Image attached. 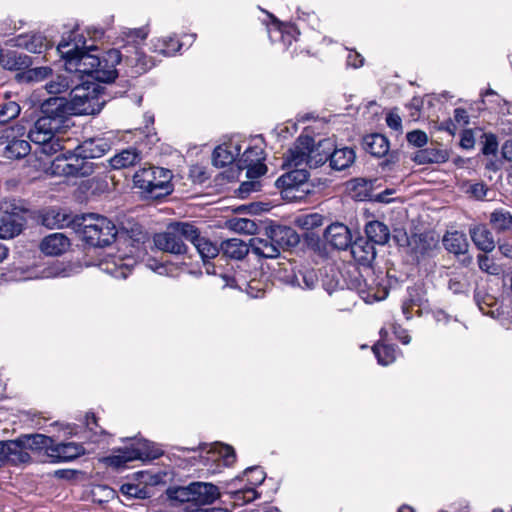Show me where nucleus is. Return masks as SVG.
Listing matches in <instances>:
<instances>
[{"instance_id":"nucleus-34","label":"nucleus","mask_w":512,"mask_h":512,"mask_svg":"<svg viewBox=\"0 0 512 512\" xmlns=\"http://www.w3.org/2000/svg\"><path fill=\"white\" fill-rule=\"evenodd\" d=\"M351 253L354 259L362 264H368L376 257L374 244L363 239H359L351 245Z\"/></svg>"},{"instance_id":"nucleus-29","label":"nucleus","mask_w":512,"mask_h":512,"mask_svg":"<svg viewBox=\"0 0 512 512\" xmlns=\"http://www.w3.org/2000/svg\"><path fill=\"white\" fill-rule=\"evenodd\" d=\"M437 244V240L428 234L413 235L409 240V246L417 257L430 256Z\"/></svg>"},{"instance_id":"nucleus-47","label":"nucleus","mask_w":512,"mask_h":512,"mask_svg":"<svg viewBox=\"0 0 512 512\" xmlns=\"http://www.w3.org/2000/svg\"><path fill=\"white\" fill-rule=\"evenodd\" d=\"M490 223L497 231H507L512 228V215L509 211L501 208L494 210L490 215Z\"/></svg>"},{"instance_id":"nucleus-30","label":"nucleus","mask_w":512,"mask_h":512,"mask_svg":"<svg viewBox=\"0 0 512 512\" xmlns=\"http://www.w3.org/2000/svg\"><path fill=\"white\" fill-rule=\"evenodd\" d=\"M190 242L194 245L203 262L215 258L219 254L218 246L209 239L200 235L199 229L195 226V235L190 238Z\"/></svg>"},{"instance_id":"nucleus-51","label":"nucleus","mask_w":512,"mask_h":512,"mask_svg":"<svg viewBox=\"0 0 512 512\" xmlns=\"http://www.w3.org/2000/svg\"><path fill=\"white\" fill-rule=\"evenodd\" d=\"M167 495L170 500L178 501L181 503L195 501L194 490L192 489V483L187 487L170 488L167 491Z\"/></svg>"},{"instance_id":"nucleus-4","label":"nucleus","mask_w":512,"mask_h":512,"mask_svg":"<svg viewBox=\"0 0 512 512\" xmlns=\"http://www.w3.org/2000/svg\"><path fill=\"white\" fill-rule=\"evenodd\" d=\"M172 177L170 170L150 166L138 170L133 176V183L145 197L157 199L172 192Z\"/></svg>"},{"instance_id":"nucleus-60","label":"nucleus","mask_w":512,"mask_h":512,"mask_svg":"<svg viewBox=\"0 0 512 512\" xmlns=\"http://www.w3.org/2000/svg\"><path fill=\"white\" fill-rule=\"evenodd\" d=\"M406 138H407V141L415 147H422L428 141L427 134L421 130H414V131L409 132L407 134Z\"/></svg>"},{"instance_id":"nucleus-27","label":"nucleus","mask_w":512,"mask_h":512,"mask_svg":"<svg viewBox=\"0 0 512 512\" xmlns=\"http://www.w3.org/2000/svg\"><path fill=\"white\" fill-rule=\"evenodd\" d=\"M69 246L70 241L64 234L53 233L42 240L40 249L46 255L57 256L67 251Z\"/></svg>"},{"instance_id":"nucleus-62","label":"nucleus","mask_w":512,"mask_h":512,"mask_svg":"<svg viewBox=\"0 0 512 512\" xmlns=\"http://www.w3.org/2000/svg\"><path fill=\"white\" fill-rule=\"evenodd\" d=\"M121 492L124 495L133 497V498H144L145 497L144 489L141 488L137 484L125 483L121 486Z\"/></svg>"},{"instance_id":"nucleus-44","label":"nucleus","mask_w":512,"mask_h":512,"mask_svg":"<svg viewBox=\"0 0 512 512\" xmlns=\"http://www.w3.org/2000/svg\"><path fill=\"white\" fill-rule=\"evenodd\" d=\"M221 250L229 258L242 259L249 252V243L246 244L240 239L232 238L222 242Z\"/></svg>"},{"instance_id":"nucleus-21","label":"nucleus","mask_w":512,"mask_h":512,"mask_svg":"<svg viewBox=\"0 0 512 512\" xmlns=\"http://www.w3.org/2000/svg\"><path fill=\"white\" fill-rule=\"evenodd\" d=\"M111 148L110 142L101 137L90 138L83 141L75 149L78 157H81L84 161L89 159L100 158L105 155Z\"/></svg>"},{"instance_id":"nucleus-11","label":"nucleus","mask_w":512,"mask_h":512,"mask_svg":"<svg viewBox=\"0 0 512 512\" xmlns=\"http://www.w3.org/2000/svg\"><path fill=\"white\" fill-rule=\"evenodd\" d=\"M52 176L85 177L93 172V163L78 157L76 151L57 156L48 168Z\"/></svg>"},{"instance_id":"nucleus-20","label":"nucleus","mask_w":512,"mask_h":512,"mask_svg":"<svg viewBox=\"0 0 512 512\" xmlns=\"http://www.w3.org/2000/svg\"><path fill=\"white\" fill-rule=\"evenodd\" d=\"M85 453L82 444L75 442L54 443L48 448V457L54 463L69 462Z\"/></svg>"},{"instance_id":"nucleus-38","label":"nucleus","mask_w":512,"mask_h":512,"mask_svg":"<svg viewBox=\"0 0 512 512\" xmlns=\"http://www.w3.org/2000/svg\"><path fill=\"white\" fill-rule=\"evenodd\" d=\"M367 240L373 244L384 245L390 238L389 228L380 221H371L365 227Z\"/></svg>"},{"instance_id":"nucleus-1","label":"nucleus","mask_w":512,"mask_h":512,"mask_svg":"<svg viewBox=\"0 0 512 512\" xmlns=\"http://www.w3.org/2000/svg\"><path fill=\"white\" fill-rule=\"evenodd\" d=\"M93 45H88L84 34L77 28L62 37L57 51L65 59V67L69 72L91 75L94 79L111 82L117 72L115 66L107 61V53L103 60L91 54Z\"/></svg>"},{"instance_id":"nucleus-6","label":"nucleus","mask_w":512,"mask_h":512,"mask_svg":"<svg viewBox=\"0 0 512 512\" xmlns=\"http://www.w3.org/2000/svg\"><path fill=\"white\" fill-rule=\"evenodd\" d=\"M63 130L47 117H39L28 132L29 140L40 147V152L51 156L63 149V140L58 136Z\"/></svg>"},{"instance_id":"nucleus-17","label":"nucleus","mask_w":512,"mask_h":512,"mask_svg":"<svg viewBox=\"0 0 512 512\" xmlns=\"http://www.w3.org/2000/svg\"><path fill=\"white\" fill-rule=\"evenodd\" d=\"M243 149V140L240 137H233L229 141L217 146L213 151L212 161L216 167H225L237 160Z\"/></svg>"},{"instance_id":"nucleus-8","label":"nucleus","mask_w":512,"mask_h":512,"mask_svg":"<svg viewBox=\"0 0 512 512\" xmlns=\"http://www.w3.org/2000/svg\"><path fill=\"white\" fill-rule=\"evenodd\" d=\"M309 172L305 168L290 169L280 176L275 184L281 195L288 201H301L310 193Z\"/></svg>"},{"instance_id":"nucleus-33","label":"nucleus","mask_w":512,"mask_h":512,"mask_svg":"<svg viewBox=\"0 0 512 512\" xmlns=\"http://www.w3.org/2000/svg\"><path fill=\"white\" fill-rule=\"evenodd\" d=\"M363 147L366 152L376 157H383L389 151V142L381 134H371L363 138Z\"/></svg>"},{"instance_id":"nucleus-28","label":"nucleus","mask_w":512,"mask_h":512,"mask_svg":"<svg viewBox=\"0 0 512 512\" xmlns=\"http://www.w3.org/2000/svg\"><path fill=\"white\" fill-rule=\"evenodd\" d=\"M355 151L350 147L335 148L330 151L329 164L333 170L342 171L349 168L355 161Z\"/></svg>"},{"instance_id":"nucleus-9","label":"nucleus","mask_w":512,"mask_h":512,"mask_svg":"<svg viewBox=\"0 0 512 512\" xmlns=\"http://www.w3.org/2000/svg\"><path fill=\"white\" fill-rule=\"evenodd\" d=\"M243 153L237 160L239 170H246L248 179H258L267 171L266 165L263 163L264 150L260 139L246 141L243 140Z\"/></svg>"},{"instance_id":"nucleus-13","label":"nucleus","mask_w":512,"mask_h":512,"mask_svg":"<svg viewBox=\"0 0 512 512\" xmlns=\"http://www.w3.org/2000/svg\"><path fill=\"white\" fill-rule=\"evenodd\" d=\"M158 456V450H152L148 441L138 440L131 447L118 449L113 455L106 457L105 462L108 466L121 468L134 460L156 458Z\"/></svg>"},{"instance_id":"nucleus-58","label":"nucleus","mask_w":512,"mask_h":512,"mask_svg":"<svg viewBox=\"0 0 512 512\" xmlns=\"http://www.w3.org/2000/svg\"><path fill=\"white\" fill-rule=\"evenodd\" d=\"M52 74L49 67H36L29 69L25 72V78L31 82H38L46 79Z\"/></svg>"},{"instance_id":"nucleus-42","label":"nucleus","mask_w":512,"mask_h":512,"mask_svg":"<svg viewBox=\"0 0 512 512\" xmlns=\"http://www.w3.org/2000/svg\"><path fill=\"white\" fill-rule=\"evenodd\" d=\"M23 439V445L26 447L27 452L38 451L45 449L46 455L48 456V448L53 445V438L46 436L44 434H23L21 435Z\"/></svg>"},{"instance_id":"nucleus-64","label":"nucleus","mask_w":512,"mask_h":512,"mask_svg":"<svg viewBox=\"0 0 512 512\" xmlns=\"http://www.w3.org/2000/svg\"><path fill=\"white\" fill-rule=\"evenodd\" d=\"M260 189V183L256 179H250L249 181L243 182L239 187V194L242 198L248 196L251 192L258 191Z\"/></svg>"},{"instance_id":"nucleus-54","label":"nucleus","mask_w":512,"mask_h":512,"mask_svg":"<svg viewBox=\"0 0 512 512\" xmlns=\"http://www.w3.org/2000/svg\"><path fill=\"white\" fill-rule=\"evenodd\" d=\"M20 105L15 101H8L0 105V124L16 118L20 114Z\"/></svg>"},{"instance_id":"nucleus-63","label":"nucleus","mask_w":512,"mask_h":512,"mask_svg":"<svg viewBox=\"0 0 512 512\" xmlns=\"http://www.w3.org/2000/svg\"><path fill=\"white\" fill-rule=\"evenodd\" d=\"M485 141L482 148L484 155H495L498 150V141L494 134H485Z\"/></svg>"},{"instance_id":"nucleus-59","label":"nucleus","mask_w":512,"mask_h":512,"mask_svg":"<svg viewBox=\"0 0 512 512\" xmlns=\"http://www.w3.org/2000/svg\"><path fill=\"white\" fill-rule=\"evenodd\" d=\"M478 266L481 271L488 273L490 275H497L499 274V267L494 263L492 259H490L485 254L478 255Z\"/></svg>"},{"instance_id":"nucleus-37","label":"nucleus","mask_w":512,"mask_h":512,"mask_svg":"<svg viewBox=\"0 0 512 512\" xmlns=\"http://www.w3.org/2000/svg\"><path fill=\"white\" fill-rule=\"evenodd\" d=\"M192 489L194 490L195 501L203 504L212 503L220 495L218 487L212 483L194 482L192 483Z\"/></svg>"},{"instance_id":"nucleus-50","label":"nucleus","mask_w":512,"mask_h":512,"mask_svg":"<svg viewBox=\"0 0 512 512\" xmlns=\"http://www.w3.org/2000/svg\"><path fill=\"white\" fill-rule=\"evenodd\" d=\"M358 293L360 297L366 303H373L374 301H380L387 297L388 291L385 287L377 288V287H368L362 288L361 286L358 288Z\"/></svg>"},{"instance_id":"nucleus-55","label":"nucleus","mask_w":512,"mask_h":512,"mask_svg":"<svg viewBox=\"0 0 512 512\" xmlns=\"http://www.w3.org/2000/svg\"><path fill=\"white\" fill-rule=\"evenodd\" d=\"M70 88V81L66 75H57L45 85L49 94H60Z\"/></svg>"},{"instance_id":"nucleus-57","label":"nucleus","mask_w":512,"mask_h":512,"mask_svg":"<svg viewBox=\"0 0 512 512\" xmlns=\"http://www.w3.org/2000/svg\"><path fill=\"white\" fill-rule=\"evenodd\" d=\"M488 192L486 184L483 182L469 183L466 185L465 193L476 200H483Z\"/></svg>"},{"instance_id":"nucleus-35","label":"nucleus","mask_w":512,"mask_h":512,"mask_svg":"<svg viewBox=\"0 0 512 512\" xmlns=\"http://www.w3.org/2000/svg\"><path fill=\"white\" fill-rule=\"evenodd\" d=\"M443 245L447 251L453 254H464L468 250L466 235L459 231L447 232L443 237Z\"/></svg>"},{"instance_id":"nucleus-49","label":"nucleus","mask_w":512,"mask_h":512,"mask_svg":"<svg viewBox=\"0 0 512 512\" xmlns=\"http://www.w3.org/2000/svg\"><path fill=\"white\" fill-rule=\"evenodd\" d=\"M295 282L302 289H314L318 284V275L314 269H302L295 274Z\"/></svg>"},{"instance_id":"nucleus-41","label":"nucleus","mask_w":512,"mask_h":512,"mask_svg":"<svg viewBox=\"0 0 512 512\" xmlns=\"http://www.w3.org/2000/svg\"><path fill=\"white\" fill-rule=\"evenodd\" d=\"M17 46L25 48L31 53H42L49 46L48 40L41 34L20 36Z\"/></svg>"},{"instance_id":"nucleus-31","label":"nucleus","mask_w":512,"mask_h":512,"mask_svg":"<svg viewBox=\"0 0 512 512\" xmlns=\"http://www.w3.org/2000/svg\"><path fill=\"white\" fill-rule=\"evenodd\" d=\"M0 64L4 69L18 71L26 69L31 65L29 56L16 51H1Z\"/></svg>"},{"instance_id":"nucleus-48","label":"nucleus","mask_w":512,"mask_h":512,"mask_svg":"<svg viewBox=\"0 0 512 512\" xmlns=\"http://www.w3.org/2000/svg\"><path fill=\"white\" fill-rule=\"evenodd\" d=\"M373 352L378 363L383 366L393 363L396 359V349L392 345L377 343L373 346Z\"/></svg>"},{"instance_id":"nucleus-16","label":"nucleus","mask_w":512,"mask_h":512,"mask_svg":"<svg viewBox=\"0 0 512 512\" xmlns=\"http://www.w3.org/2000/svg\"><path fill=\"white\" fill-rule=\"evenodd\" d=\"M70 107L66 98L50 97L41 104V117H47L51 122H56V126L64 130L68 127V116L74 115Z\"/></svg>"},{"instance_id":"nucleus-46","label":"nucleus","mask_w":512,"mask_h":512,"mask_svg":"<svg viewBox=\"0 0 512 512\" xmlns=\"http://www.w3.org/2000/svg\"><path fill=\"white\" fill-rule=\"evenodd\" d=\"M181 46L182 43L173 37H162L152 41L153 51L163 56H173Z\"/></svg>"},{"instance_id":"nucleus-26","label":"nucleus","mask_w":512,"mask_h":512,"mask_svg":"<svg viewBox=\"0 0 512 512\" xmlns=\"http://www.w3.org/2000/svg\"><path fill=\"white\" fill-rule=\"evenodd\" d=\"M74 221L75 217L59 208L48 209L42 215V224L48 228H64L69 226L74 228Z\"/></svg>"},{"instance_id":"nucleus-39","label":"nucleus","mask_w":512,"mask_h":512,"mask_svg":"<svg viewBox=\"0 0 512 512\" xmlns=\"http://www.w3.org/2000/svg\"><path fill=\"white\" fill-rule=\"evenodd\" d=\"M449 155L445 149L437 147H428L418 151L414 156V161L418 164L444 163Z\"/></svg>"},{"instance_id":"nucleus-14","label":"nucleus","mask_w":512,"mask_h":512,"mask_svg":"<svg viewBox=\"0 0 512 512\" xmlns=\"http://www.w3.org/2000/svg\"><path fill=\"white\" fill-rule=\"evenodd\" d=\"M136 263L135 256L118 251L116 254H107L102 258L99 262V268L115 278L125 279Z\"/></svg>"},{"instance_id":"nucleus-3","label":"nucleus","mask_w":512,"mask_h":512,"mask_svg":"<svg viewBox=\"0 0 512 512\" xmlns=\"http://www.w3.org/2000/svg\"><path fill=\"white\" fill-rule=\"evenodd\" d=\"M74 229L87 244L95 247L111 244L119 233L111 220L94 213L75 216Z\"/></svg>"},{"instance_id":"nucleus-12","label":"nucleus","mask_w":512,"mask_h":512,"mask_svg":"<svg viewBox=\"0 0 512 512\" xmlns=\"http://www.w3.org/2000/svg\"><path fill=\"white\" fill-rule=\"evenodd\" d=\"M200 458L210 473H217L221 466L229 467L236 461V454L232 446L223 443L205 445L200 453Z\"/></svg>"},{"instance_id":"nucleus-23","label":"nucleus","mask_w":512,"mask_h":512,"mask_svg":"<svg viewBox=\"0 0 512 512\" xmlns=\"http://www.w3.org/2000/svg\"><path fill=\"white\" fill-rule=\"evenodd\" d=\"M277 247L270 230L262 237H253L249 240V251L257 257L277 258L279 256Z\"/></svg>"},{"instance_id":"nucleus-53","label":"nucleus","mask_w":512,"mask_h":512,"mask_svg":"<svg viewBox=\"0 0 512 512\" xmlns=\"http://www.w3.org/2000/svg\"><path fill=\"white\" fill-rule=\"evenodd\" d=\"M351 196L358 200H363L368 196V183L363 178L350 180L347 184Z\"/></svg>"},{"instance_id":"nucleus-52","label":"nucleus","mask_w":512,"mask_h":512,"mask_svg":"<svg viewBox=\"0 0 512 512\" xmlns=\"http://www.w3.org/2000/svg\"><path fill=\"white\" fill-rule=\"evenodd\" d=\"M229 227L233 231L243 234H254L257 230V224L247 218H234L229 221Z\"/></svg>"},{"instance_id":"nucleus-36","label":"nucleus","mask_w":512,"mask_h":512,"mask_svg":"<svg viewBox=\"0 0 512 512\" xmlns=\"http://www.w3.org/2000/svg\"><path fill=\"white\" fill-rule=\"evenodd\" d=\"M470 235L474 244L484 252H490L495 248L492 233L484 225H478L470 229Z\"/></svg>"},{"instance_id":"nucleus-7","label":"nucleus","mask_w":512,"mask_h":512,"mask_svg":"<svg viewBox=\"0 0 512 512\" xmlns=\"http://www.w3.org/2000/svg\"><path fill=\"white\" fill-rule=\"evenodd\" d=\"M195 235V225L189 222H175L168 226L163 233L154 236L155 246L164 252L182 254L186 252L184 241H189Z\"/></svg>"},{"instance_id":"nucleus-56","label":"nucleus","mask_w":512,"mask_h":512,"mask_svg":"<svg viewBox=\"0 0 512 512\" xmlns=\"http://www.w3.org/2000/svg\"><path fill=\"white\" fill-rule=\"evenodd\" d=\"M298 224L306 230L321 226L323 217L318 213L304 215L298 218Z\"/></svg>"},{"instance_id":"nucleus-45","label":"nucleus","mask_w":512,"mask_h":512,"mask_svg":"<svg viewBox=\"0 0 512 512\" xmlns=\"http://www.w3.org/2000/svg\"><path fill=\"white\" fill-rule=\"evenodd\" d=\"M448 289L454 294H464L470 289V277L464 271H452L449 273Z\"/></svg>"},{"instance_id":"nucleus-2","label":"nucleus","mask_w":512,"mask_h":512,"mask_svg":"<svg viewBox=\"0 0 512 512\" xmlns=\"http://www.w3.org/2000/svg\"><path fill=\"white\" fill-rule=\"evenodd\" d=\"M126 36L128 44L124 45L120 50H109L107 52V61L110 62L112 66L120 64L123 61L126 65L132 67L136 74L144 73L152 68L154 63L139 48V44L148 36L147 29L145 27L131 29Z\"/></svg>"},{"instance_id":"nucleus-43","label":"nucleus","mask_w":512,"mask_h":512,"mask_svg":"<svg viewBox=\"0 0 512 512\" xmlns=\"http://www.w3.org/2000/svg\"><path fill=\"white\" fill-rule=\"evenodd\" d=\"M474 301L484 315H489L492 318L499 315L498 310L493 309L497 305L495 298L478 287H476L474 292Z\"/></svg>"},{"instance_id":"nucleus-15","label":"nucleus","mask_w":512,"mask_h":512,"mask_svg":"<svg viewBox=\"0 0 512 512\" xmlns=\"http://www.w3.org/2000/svg\"><path fill=\"white\" fill-rule=\"evenodd\" d=\"M311 136L300 135L284 155L282 167L287 169L310 168L309 144Z\"/></svg>"},{"instance_id":"nucleus-10","label":"nucleus","mask_w":512,"mask_h":512,"mask_svg":"<svg viewBox=\"0 0 512 512\" xmlns=\"http://www.w3.org/2000/svg\"><path fill=\"white\" fill-rule=\"evenodd\" d=\"M25 134L26 128L21 124L0 127V146L4 147V157L20 159L30 153V143L22 139Z\"/></svg>"},{"instance_id":"nucleus-24","label":"nucleus","mask_w":512,"mask_h":512,"mask_svg":"<svg viewBox=\"0 0 512 512\" xmlns=\"http://www.w3.org/2000/svg\"><path fill=\"white\" fill-rule=\"evenodd\" d=\"M334 143L331 139H322L315 144L311 137L309 144L310 168H317L330 160V151L333 149Z\"/></svg>"},{"instance_id":"nucleus-32","label":"nucleus","mask_w":512,"mask_h":512,"mask_svg":"<svg viewBox=\"0 0 512 512\" xmlns=\"http://www.w3.org/2000/svg\"><path fill=\"white\" fill-rule=\"evenodd\" d=\"M22 226V218L18 214H3L0 217V238H13L21 232Z\"/></svg>"},{"instance_id":"nucleus-18","label":"nucleus","mask_w":512,"mask_h":512,"mask_svg":"<svg viewBox=\"0 0 512 512\" xmlns=\"http://www.w3.org/2000/svg\"><path fill=\"white\" fill-rule=\"evenodd\" d=\"M22 441L21 436L14 440L0 441V460L12 464L28 463L31 457Z\"/></svg>"},{"instance_id":"nucleus-25","label":"nucleus","mask_w":512,"mask_h":512,"mask_svg":"<svg viewBox=\"0 0 512 512\" xmlns=\"http://www.w3.org/2000/svg\"><path fill=\"white\" fill-rule=\"evenodd\" d=\"M270 232L272 234L277 249L280 252L281 249H287L298 245L300 238L296 231L288 226H275L271 227Z\"/></svg>"},{"instance_id":"nucleus-5","label":"nucleus","mask_w":512,"mask_h":512,"mask_svg":"<svg viewBox=\"0 0 512 512\" xmlns=\"http://www.w3.org/2000/svg\"><path fill=\"white\" fill-rule=\"evenodd\" d=\"M68 102L74 115H91L102 110L105 99L100 85L86 82L71 90Z\"/></svg>"},{"instance_id":"nucleus-19","label":"nucleus","mask_w":512,"mask_h":512,"mask_svg":"<svg viewBox=\"0 0 512 512\" xmlns=\"http://www.w3.org/2000/svg\"><path fill=\"white\" fill-rule=\"evenodd\" d=\"M244 476L250 486L232 491V494L236 501L248 503L257 498L255 487L263 483L266 475L260 467H249L244 471Z\"/></svg>"},{"instance_id":"nucleus-61","label":"nucleus","mask_w":512,"mask_h":512,"mask_svg":"<svg viewBox=\"0 0 512 512\" xmlns=\"http://www.w3.org/2000/svg\"><path fill=\"white\" fill-rule=\"evenodd\" d=\"M279 30L282 34V40L288 44H291L292 40H296V37L299 35L297 28L291 24H281Z\"/></svg>"},{"instance_id":"nucleus-22","label":"nucleus","mask_w":512,"mask_h":512,"mask_svg":"<svg viewBox=\"0 0 512 512\" xmlns=\"http://www.w3.org/2000/svg\"><path fill=\"white\" fill-rule=\"evenodd\" d=\"M324 239L329 245L339 250H345L352 245L350 230L342 223L329 225L324 231Z\"/></svg>"},{"instance_id":"nucleus-40","label":"nucleus","mask_w":512,"mask_h":512,"mask_svg":"<svg viewBox=\"0 0 512 512\" xmlns=\"http://www.w3.org/2000/svg\"><path fill=\"white\" fill-rule=\"evenodd\" d=\"M141 160L140 153L136 148L122 150L110 159V165L113 169H124L135 165Z\"/></svg>"}]
</instances>
